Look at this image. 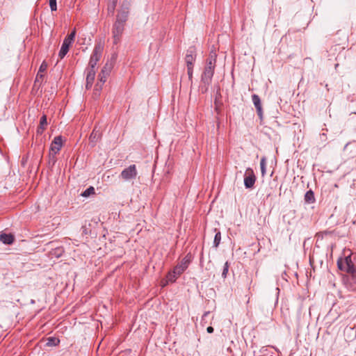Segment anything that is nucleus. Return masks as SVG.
I'll use <instances>...</instances> for the list:
<instances>
[{
	"label": "nucleus",
	"mask_w": 356,
	"mask_h": 356,
	"mask_svg": "<svg viewBox=\"0 0 356 356\" xmlns=\"http://www.w3.org/2000/svg\"><path fill=\"white\" fill-rule=\"evenodd\" d=\"M112 69L113 64L111 63H106L102 69L99 74V82L97 83L95 87V95L98 96L99 95V91L102 90V86L106 82Z\"/></svg>",
	"instance_id": "3"
},
{
	"label": "nucleus",
	"mask_w": 356,
	"mask_h": 356,
	"mask_svg": "<svg viewBox=\"0 0 356 356\" xmlns=\"http://www.w3.org/2000/svg\"><path fill=\"white\" fill-rule=\"evenodd\" d=\"M104 49V44L99 42L95 44L92 53L91 54L88 67L95 68L97 62L100 60Z\"/></svg>",
	"instance_id": "4"
},
{
	"label": "nucleus",
	"mask_w": 356,
	"mask_h": 356,
	"mask_svg": "<svg viewBox=\"0 0 356 356\" xmlns=\"http://www.w3.org/2000/svg\"><path fill=\"white\" fill-rule=\"evenodd\" d=\"M260 167H261V175L264 176L266 172V158L263 156L260 161Z\"/></svg>",
	"instance_id": "21"
},
{
	"label": "nucleus",
	"mask_w": 356,
	"mask_h": 356,
	"mask_svg": "<svg viewBox=\"0 0 356 356\" xmlns=\"http://www.w3.org/2000/svg\"><path fill=\"white\" fill-rule=\"evenodd\" d=\"M138 175L136 166L135 164L130 165L128 168H124L120 173V177L125 180L129 181L135 179Z\"/></svg>",
	"instance_id": "7"
},
{
	"label": "nucleus",
	"mask_w": 356,
	"mask_h": 356,
	"mask_svg": "<svg viewBox=\"0 0 356 356\" xmlns=\"http://www.w3.org/2000/svg\"><path fill=\"white\" fill-rule=\"evenodd\" d=\"M216 58L217 53L215 48H213L211 50L209 56L206 60L204 70L201 75L202 85L200 86V90H201L202 93H205L207 92L209 86L211 83L212 78L214 74Z\"/></svg>",
	"instance_id": "1"
},
{
	"label": "nucleus",
	"mask_w": 356,
	"mask_h": 356,
	"mask_svg": "<svg viewBox=\"0 0 356 356\" xmlns=\"http://www.w3.org/2000/svg\"><path fill=\"white\" fill-rule=\"evenodd\" d=\"M221 241V234L220 232L218 231L215 235L213 240V247L218 248Z\"/></svg>",
	"instance_id": "24"
},
{
	"label": "nucleus",
	"mask_w": 356,
	"mask_h": 356,
	"mask_svg": "<svg viewBox=\"0 0 356 356\" xmlns=\"http://www.w3.org/2000/svg\"><path fill=\"white\" fill-rule=\"evenodd\" d=\"M252 103H253L254 106L256 108L258 116L259 117L260 120H262L263 119V109H262L261 102V99H260L259 97L257 95L254 94L252 95Z\"/></svg>",
	"instance_id": "13"
},
{
	"label": "nucleus",
	"mask_w": 356,
	"mask_h": 356,
	"mask_svg": "<svg viewBox=\"0 0 356 356\" xmlns=\"http://www.w3.org/2000/svg\"><path fill=\"white\" fill-rule=\"evenodd\" d=\"M129 15V8L128 6L122 4L120 8L118 10L116 15V22H119L123 24H126L128 20Z\"/></svg>",
	"instance_id": "9"
},
{
	"label": "nucleus",
	"mask_w": 356,
	"mask_h": 356,
	"mask_svg": "<svg viewBox=\"0 0 356 356\" xmlns=\"http://www.w3.org/2000/svg\"><path fill=\"white\" fill-rule=\"evenodd\" d=\"M228 270H229V264L227 261V262H225L224 267H223V270H222V277L225 278L227 277Z\"/></svg>",
	"instance_id": "26"
},
{
	"label": "nucleus",
	"mask_w": 356,
	"mask_h": 356,
	"mask_svg": "<svg viewBox=\"0 0 356 356\" xmlns=\"http://www.w3.org/2000/svg\"><path fill=\"white\" fill-rule=\"evenodd\" d=\"M213 327L211 326H209L207 328V331L208 333H213Z\"/></svg>",
	"instance_id": "30"
},
{
	"label": "nucleus",
	"mask_w": 356,
	"mask_h": 356,
	"mask_svg": "<svg viewBox=\"0 0 356 356\" xmlns=\"http://www.w3.org/2000/svg\"><path fill=\"white\" fill-rule=\"evenodd\" d=\"M210 314L209 312H204V314H203L202 317V322H203L204 321H206V317Z\"/></svg>",
	"instance_id": "29"
},
{
	"label": "nucleus",
	"mask_w": 356,
	"mask_h": 356,
	"mask_svg": "<svg viewBox=\"0 0 356 356\" xmlns=\"http://www.w3.org/2000/svg\"><path fill=\"white\" fill-rule=\"evenodd\" d=\"M256 176L253 170L250 168L246 169L244 174V186L246 188H253L255 181H256Z\"/></svg>",
	"instance_id": "8"
},
{
	"label": "nucleus",
	"mask_w": 356,
	"mask_h": 356,
	"mask_svg": "<svg viewBox=\"0 0 356 356\" xmlns=\"http://www.w3.org/2000/svg\"><path fill=\"white\" fill-rule=\"evenodd\" d=\"M49 6L51 11H55L57 9L56 0H49Z\"/></svg>",
	"instance_id": "27"
},
{
	"label": "nucleus",
	"mask_w": 356,
	"mask_h": 356,
	"mask_svg": "<svg viewBox=\"0 0 356 356\" xmlns=\"http://www.w3.org/2000/svg\"><path fill=\"white\" fill-rule=\"evenodd\" d=\"M47 69V64L44 61H43L40 66L39 71L38 72L35 83L38 81L39 78L41 79L43 77L42 72L46 71Z\"/></svg>",
	"instance_id": "19"
},
{
	"label": "nucleus",
	"mask_w": 356,
	"mask_h": 356,
	"mask_svg": "<svg viewBox=\"0 0 356 356\" xmlns=\"http://www.w3.org/2000/svg\"><path fill=\"white\" fill-rule=\"evenodd\" d=\"M124 26L125 24L115 21L112 29L113 42L115 44H118L119 42L121 35L124 30Z\"/></svg>",
	"instance_id": "6"
},
{
	"label": "nucleus",
	"mask_w": 356,
	"mask_h": 356,
	"mask_svg": "<svg viewBox=\"0 0 356 356\" xmlns=\"http://www.w3.org/2000/svg\"><path fill=\"white\" fill-rule=\"evenodd\" d=\"M92 194H95V188L92 186H90L81 193V196L87 197Z\"/></svg>",
	"instance_id": "25"
},
{
	"label": "nucleus",
	"mask_w": 356,
	"mask_h": 356,
	"mask_svg": "<svg viewBox=\"0 0 356 356\" xmlns=\"http://www.w3.org/2000/svg\"><path fill=\"white\" fill-rule=\"evenodd\" d=\"M100 138V131L99 130H97L96 128H95L89 137L90 143H92V146H94L96 144V143L99 140Z\"/></svg>",
	"instance_id": "15"
},
{
	"label": "nucleus",
	"mask_w": 356,
	"mask_h": 356,
	"mask_svg": "<svg viewBox=\"0 0 356 356\" xmlns=\"http://www.w3.org/2000/svg\"><path fill=\"white\" fill-rule=\"evenodd\" d=\"M191 262V257L188 255L186 256L180 263H179L173 269L174 273L177 275L182 274L186 268L188 267V265Z\"/></svg>",
	"instance_id": "11"
},
{
	"label": "nucleus",
	"mask_w": 356,
	"mask_h": 356,
	"mask_svg": "<svg viewBox=\"0 0 356 356\" xmlns=\"http://www.w3.org/2000/svg\"><path fill=\"white\" fill-rule=\"evenodd\" d=\"M47 125V116L45 115H43L40 120V125L38 127L37 132L38 134H42L44 129H45V127Z\"/></svg>",
	"instance_id": "18"
},
{
	"label": "nucleus",
	"mask_w": 356,
	"mask_h": 356,
	"mask_svg": "<svg viewBox=\"0 0 356 356\" xmlns=\"http://www.w3.org/2000/svg\"><path fill=\"white\" fill-rule=\"evenodd\" d=\"M63 146V139L60 136H56L52 141L50 146V156H52L54 159L55 155L58 153Z\"/></svg>",
	"instance_id": "10"
},
{
	"label": "nucleus",
	"mask_w": 356,
	"mask_h": 356,
	"mask_svg": "<svg viewBox=\"0 0 356 356\" xmlns=\"http://www.w3.org/2000/svg\"><path fill=\"white\" fill-rule=\"evenodd\" d=\"M187 73L189 80L191 81L193 79V67H187Z\"/></svg>",
	"instance_id": "28"
},
{
	"label": "nucleus",
	"mask_w": 356,
	"mask_h": 356,
	"mask_svg": "<svg viewBox=\"0 0 356 356\" xmlns=\"http://www.w3.org/2000/svg\"><path fill=\"white\" fill-rule=\"evenodd\" d=\"M305 200L307 203H313L315 201L314 194L312 190L306 192L305 195Z\"/></svg>",
	"instance_id": "20"
},
{
	"label": "nucleus",
	"mask_w": 356,
	"mask_h": 356,
	"mask_svg": "<svg viewBox=\"0 0 356 356\" xmlns=\"http://www.w3.org/2000/svg\"><path fill=\"white\" fill-rule=\"evenodd\" d=\"M60 340L56 337H49L47 339V345L48 346H56L58 345Z\"/></svg>",
	"instance_id": "22"
},
{
	"label": "nucleus",
	"mask_w": 356,
	"mask_h": 356,
	"mask_svg": "<svg viewBox=\"0 0 356 356\" xmlns=\"http://www.w3.org/2000/svg\"><path fill=\"white\" fill-rule=\"evenodd\" d=\"M337 266L340 270L348 274L343 277V282L350 290H354V286L356 284V268L351 256L339 258L337 261Z\"/></svg>",
	"instance_id": "2"
},
{
	"label": "nucleus",
	"mask_w": 356,
	"mask_h": 356,
	"mask_svg": "<svg viewBox=\"0 0 356 356\" xmlns=\"http://www.w3.org/2000/svg\"><path fill=\"white\" fill-rule=\"evenodd\" d=\"M117 3H118V0H110V3L108 5V12L109 13H111V14L114 13Z\"/></svg>",
	"instance_id": "23"
},
{
	"label": "nucleus",
	"mask_w": 356,
	"mask_h": 356,
	"mask_svg": "<svg viewBox=\"0 0 356 356\" xmlns=\"http://www.w3.org/2000/svg\"><path fill=\"white\" fill-rule=\"evenodd\" d=\"M95 76V70L94 68L88 67L87 69V76H86V88L88 89L92 87L93 83V81Z\"/></svg>",
	"instance_id": "14"
},
{
	"label": "nucleus",
	"mask_w": 356,
	"mask_h": 356,
	"mask_svg": "<svg viewBox=\"0 0 356 356\" xmlns=\"http://www.w3.org/2000/svg\"><path fill=\"white\" fill-rule=\"evenodd\" d=\"M179 276V275H177L174 273V269L171 271H170L167 275V280L165 283L162 284L163 286H165L168 282L173 283L176 281L177 277Z\"/></svg>",
	"instance_id": "17"
},
{
	"label": "nucleus",
	"mask_w": 356,
	"mask_h": 356,
	"mask_svg": "<svg viewBox=\"0 0 356 356\" xmlns=\"http://www.w3.org/2000/svg\"><path fill=\"white\" fill-rule=\"evenodd\" d=\"M0 241L7 245L12 244L14 241V236L11 234L2 233L0 234Z\"/></svg>",
	"instance_id": "16"
},
{
	"label": "nucleus",
	"mask_w": 356,
	"mask_h": 356,
	"mask_svg": "<svg viewBox=\"0 0 356 356\" xmlns=\"http://www.w3.org/2000/svg\"><path fill=\"white\" fill-rule=\"evenodd\" d=\"M196 59V49L194 47H190L185 56V62L186 67H193V63Z\"/></svg>",
	"instance_id": "12"
},
{
	"label": "nucleus",
	"mask_w": 356,
	"mask_h": 356,
	"mask_svg": "<svg viewBox=\"0 0 356 356\" xmlns=\"http://www.w3.org/2000/svg\"><path fill=\"white\" fill-rule=\"evenodd\" d=\"M76 31L74 30L70 35H68L63 40L61 48L58 53V56L60 59L63 58L69 51L70 46L74 40Z\"/></svg>",
	"instance_id": "5"
}]
</instances>
